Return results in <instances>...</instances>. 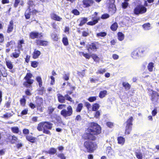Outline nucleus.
Returning <instances> with one entry per match:
<instances>
[{"label": "nucleus", "instance_id": "obj_1", "mask_svg": "<svg viewBox=\"0 0 159 159\" xmlns=\"http://www.w3.org/2000/svg\"><path fill=\"white\" fill-rule=\"evenodd\" d=\"M87 131L82 137L83 139L95 141L96 136L101 133V128L97 123L92 122L90 123Z\"/></svg>", "mask_w": 159, "mask_h": 159}, {"label": "nucleus", "instance_id": "obj_2", "mask_svg": "<svg viewBox=\"0 0 159 159\" xmlns=\"http://www.w3.org/2000/svg\"><path fill=\"white\" fill-rule=\"evenodd\" d=\"M53 125L50 121H42L38 124L37 129L39 131H42L43 133L50 135L51 134L50 130L52 129Z\"/></svg>", "mask_w": 159, "mask_h": 159}, {"label": "nucleus", "instance_id": "obj_3", "mask_svg": "<svg viewBox=\"0 0 159 159\" xmlns=\"http://www.w3.org/2000/svg\"><path fill=\"white\" fill-rule=\"evenodd\" d=\"M83 144V147L85 150V152H87L89 153H93L98 148V145L94 141H92L89 140H86Z\"/></svg>", "mask_w": 159, "mask_h": 159}, {"label": "nucleus", "instance_id": "obj_4", "mask_svg": "<svg viewBox=\"0 0 159 159\" xmlns=\"http://www.w3.org/2000/svg\"><path fill=\"white\" fill-rule=\"evenodd\" d=\"M33 77L32 74L30 72H28L24 77V79L25 80L23 83V85L26 88H32V84L34 82V79H32Z\"/></svg>", "mask_w": 159, "mask_h": 159}, {"label": "nucleus", "instance_id": "obj_5", "mask_svg": "<svg viewBox=\"0 0 159 159\" xmlns=\"http://www.w3.org/2000/svg\"><path fill=\"white\" fill-rule=\"evenodd\" d=\"M134 120V119L133 117L132 116H131L129 117L125 122V134L128 135L130 133L132 129V126L133 125V122Z\"/></svg>", "mask_w": 159, "mask_h": 159}, {"label": "nucleus", "instance_id": "obj_6", "mask_svg": "<svg viewBox=\"0 0 159 159\" xmlns=\"http://www.w3.org/2000/svg\"><path fill=\"white\" fill-rule=\"evenodd\" d=\"M66 108L67 110L63 109L60 112L61 115L65 118L71 116L73 113V108L70 105L68 106Z\"/></svg>", "mask_w": 159, "mask_h": 159}, {"label": "nucleus", "instance_id": "obj_7", "mask_svg": "<svg viewBox=\"0 0 159 159\" xmlns=\"http://www.w3.org/2000/svg\"><path fill=\"white\" fill-rule=\"evenodd\" d=\"M147 8L143 5L141 4L136 6L134 10V14L136 15L142 14L146 12Z\"/></svg>", "mask_w": 159, "mask_h": 159}, {"label": "nucleus", "instance_id": "obj_8", "mask_svg": "<svg viewBox=\"0 0 159 159\" xmlns=\"http://www.w3.org/2000/svg\"><path fill=\"white\" fill-rule=\"evenodd\" d=\"M144 50L140 48L135 49L131 53V57L134 59H137L141 56L144 52Z\"/></svg>", "mask_w": 159, "mask_h": 159}, {"label": "nucleus", "instance_id": "obj_9", "mask_svg": "<svg viewBox=\"0 0 159 159\" xmlns=\"http://www.w3.org/2000/svg\"><path fill=\"white\" fill-rule=\"evenodd\" d=\"M6 140L7 142H9L13 144L16 143L17 142L18 139L16 136L14 135H11L9 134L7 135Z\"/></svg>", "mask_w": 159, "mask_h": 159}, {"label": "nucleus", "instance_id": "obj_10", "mask_svg": "<svg viewBox=\"0 0 159 159\" xmlns=\"http://www.w3.org/2000/svg\"><path fill=\"white\" fill-rule=\"evenodd\" d=\"M95 3L93 0H82V5L84 8L89 7L93 6Z\"/></svg>", "mask_w": 159, "mask_h": 159}, {"label": "nucleus", "instance_id": "obj_11", "mask_svg": "<svg viewBox=\"0 0 159 159\" xmlns=\"http://www.w3.org/2000/svg\"><path fill=\"white\" fill-rule=\"evenodd\" d=\"M43 37L42 33H38L35 32H31L29 34V37L32 39L41 38Z\"/></svg>", "mask_w": 159, "mask_h": 159}, {"label": "nucleus", "instance_id": "obj_12", "mask_svg": "<svg viewBox=\"0 0 159 159\" xmlns=\"http://www.w3.org/2000/svg\"><path fill=\"white\" fill-rule=\"evenodd\" d=\"M151 96V100L153 102H157L159 99V94L157 92L152 91Z\"/></svg>", "mask_w": 159, "mask_h": 159}, {"label": "nucleus", "instance_id": "obj_13", "mask_svg": "<svg viewBox=\"0 0 159 159\" xmlns=\"http://www.w3.org/2000/svg\"><path fill=\"white\" fill-rule=\"evenodd\" d=\"M35 43L37 45L44 47L47 46L48 43V42L47 41L40 40L38 39H36L35 40Z\"/></svg>", "mask_w": 159, "mask_h": 159}, {"label": "nucleus", "instance_id": "obj_14", "mask_svg": "<svg viewBox=\"0 0 159 159\" xmlns=\"http://www.w3.org/2000/svg\"><path fill=\"white\" fill-rule=\"evenodd\" d=\"M35 100L36 105V107L38 109L41 107L43 103V98L41 97H37Z\"/></svg>", "mask_w": 159, "mask_h": 159}, {"label": "nucleus", "instance_id": "obj_15", "mask_svg": "<svg viewBox=\"0 0 159 159\" xmlns=\"http://www.w3.org/2000/svg\"><path fill=\"white\" fill-rule=\"evenodd\" d=\"M14 21L12 20H11L10 21L9 24L7 25V33L8 34L11 33L14 29Z\"/></svg>", "mask_w": 159, "mask_h": 159}, {"label": "nucleus", "instance_id": "obj_16", "mask_svg": "<svg viewBox=\"0 0 159 159\" xmlns=\"http://www.w3.org/2000/svg\"><path fill=\"white\" fill-rule=\"evenodd\" d=\"M87 48L88 52L91 51H96L98 49V47H97V45L94 43H92L91 44L89 45L87 47Z\"/></svg>", "mask_w": 159, "mask_h": 159}, {"label": "nucleus", "instance_id": "obj_17", "mask_svg": "<svg viewBox=\"0 0 159 159\" xmlns=\"http://www.w3.org/2000/svg\"><path fill=\"white\" fill-rule=\"evenodd\" d=\"M25 138L27 141L31 143H35L37 142L36 138L32 135H25Z\"/></svg>", "mask_w": 159, "mask_h": 159}, {"label": "nucleus", "instance_id": "obj_18", "mask_svg": "<svg viewBox=\"0 0 159 159\" xmlns=\"http://www.w3.org/2000/svg\"><path fill=\"white\" fill-rule=\"evenodd\" d=\"M5 63L7 68L9 70H10V72H11V73H14L15 72V70H11L13 68V65L11 61H6Z\"/></svg>", "mask_w": 159, "mask_h": 159}, {"label": "nucleus", "instance_id": "obj_19", "mask_svg": "<svg viewBox=\"0 0 159 159\" xmlns=\"http://www.w3.org/2000/svg\"><path fill=\"white\" fill-rule=\"evenodd\" d=\"M50 16L51 19L56 21H60L62 20V18L54 13H51Z\"/></svg>", "mask_w": 159, "mask_h": 159}, {"label": "nucleus", "instance_id": "obj_20", "mask_svg": "<svg viewBox=\"0 0 159 159\" xmlns=\"http://www.w3.org/2000/svg\"><path fill=\"white\" fill-rule=\"evenodd\" d=\"M57 96L58 101L61 103H64L65 102V96H63L60 93L57 94Z\"/></svg>", "mask_w": 159, "mask_h": 159}, {"label": "nucleus", "instance_id": "obj_21", "mask_svg": "<svg viewBox=\"0 0 159 159\" xmlns=\"http://www.w3.org/2000/svg\"><path fill=\"white\" fill-rule=\"evenodd\" d=\"M20 50L15 49V52L12 53L10 57H11L16 58L20 56Z\"/></svg>", "mask_w": 159, "mask_h": 159}, {"label": "nucleus", "instance_id": "obj_22", "mask_svg": "<svg viewBox=\"0 0 159 159\" xmlns=\"http://www.w3.org/2000/svg\"><path fill=\"white\" fill-rule=\"evenodd\" d=\"M7 75V70L5 67L0 69V79L2 76L6 77Z\"/></svg>", "mask_w": 159, "mask_h": 159}, {"label": "nucleus", "instance_id": "obj_23", "mask_svg": "<svg viewBox=\"0 0 159 159\" xmlns=\"http://www.w3.org/2000/svg\"><path fill=\"white\" fill-rule=\"evenodd\" d=\"M41 54L40 51L35 49L32 54V57L34 59H36L39 57Z\"/></svg>", "mask_w": 159, "mask_h": 159}, {"label": "nucleus", "instance_id": "obj_24", "mask_svg": "<svg viewBox=\"0 0 159 159\" xmlns=\"http://www.w3.org/2000/svg\"><path fill=\"white\" fill-rule=\"evenodd\" d=\"M117 141L118 144H120L121 145H123L125 143V139L124 137L120 136L117 137Z\"/></svg>", "mask_w": 159, "mask_h": 159}, {"label": "nucleus", "instance_id": "obj_25", "mask_svg": "<svg viewBox=\"0 0 159 159\" xmlns=\"http://www.w3.org/2000/svg\"><path fill=\"white\" fill-rule=\"evenodd\" d=\"M12 132L14 134H20L21 131L17 126H14L11 128Z\"/></svg>", "mask_w": 159, "mask_h": 159}, {"label": "nucleus", "instance_id": "obj_26", "mask_svg": "<svg viewBox=\"0 0 159 159\" xmlns=\"http://www.w3.org/2000/svg\"><path fill=\"white\" fill-rule=\"evenodd\" d=\"M56 149L54 148H51L48 151H45V153H48L51 155H53L55 154L57 152Z\"/></svg>", "mask_w": 159, "mask_h": 159}, {"label": "nucleus", "instance_id": "obj_27", "mask_svg": "<svg viewBox=\"0 0 159 159\" xmlns=\"http://www.w3.org/2000/svg\"><path fill=\"white\" fill-rule=\"evenodd\" d=\"M83 107V104L82 103H80L78 104L75 108V111L77 112H81Z\"/></svg>", "mask_w": 159, "mask_h": 159}, {"label": "nucleus", "instance_id": "obj_28", "mask_svg": "<svg viewBox=\"0 0 159 159\" xmlns=\"http://www.w3.org/2000/svg\"><path fill=\"white\" fill-rule=\"evenodd\" d=\"M88 19L86 17H82L81 18L80 21V23L78 25L80 26H82L84 25L87 21Z\"/></svg>", "mask_w": 159, "mask_h": 159}, {"label": "nucleus", "instance_id": "obj_29", "mask_svg": "<svg viewBox=\"0 0 159 159\" xmlns=\"http://www.w3.org/2000/svg\"><path fill=\"white\" fill-rule=\"evenodd\" d=\"M25 98L26 96L25 95H23L22 96V98H21L20 100V104L22 107H25V106L26 103Z\"/></svg>", "mask_w": 159, "mask_h": 159}, {"label": "nucleus", "instance_id": "obj_30", "mask_svg": "<svg viewBox=\"0 0 159 159\" xmlns=\"http://www.w3.org/2000/svg\"><path fill=\"white\" fill-rule=\"evenodd\" d=\"M118 27V25L117 22H115L112 24L111 27L110 29L111 30L113 31H116Z\"/></svg>", "mask_w": 159, "mask_h": 159}, {"label": "nucleus", "instance_id": "obj_31", "mask_svg": "<svg viewBox=\"0 0 159 159\" xmlns=\"http://www.w3.org/2000/svg\"><path fill=\"white\" fill-rule=\"evenodd\" d=\"M31 14V10H28L27 9L24 14L25 19H30Z\"/></svg>", "mask_w": 159, "mask_h": 159}, {"label": "nucleus", "instance_id": "obj_32", "mask_svg": "<svg viewBox=\"0 0 159 159\" xmlns=\"http://www.w3.org/2000/svg\"><path fill=\"white\" fill-rule=\"evenodd\" d=\"M107 91L106 90L101 91L99 94L98 96L101 98H102L107 95Z\"/></svg>", "mask_w": 159, "mask_h": 159}, {"label": "nucleus", "instance_id": "obj_33", "mask_svg": "<svg viewBox=\"0 0 159 159\" xmlns=\"http://www.w3.org/2000/svg\"><path fill=\"white\" fill-rule=\"evenodd\" d=\"M36 80L38 83L39 87H41L43 85V81L41 78L40 76H37L36 77Z\"/></svg>", "mask_w": 159, "mask_h": 159}, {"label": "nucleus", "instance_id": "obj_34", "mask_svg": "<svg viewBox=\"0 0 159 159\" xmlns=\"http://www.w3.org/2000/svg\"><path fill=\"white\" fill-rule=\"evenodd\" d=\"M154 64L152 62H149L147 66L149 72H152L153 71V68L154 67Z\"/></svg>", "mask_w": 159, "mask_h": 159}, {"label": "nucleus", "instance_id": "obj_35", "mask_svg": "<svg viewBox=\"0 0 159 159\" xmlns=\"http://www.w3.org/2000/svg\"><path fill=\"white\" fill-rule=\"evenodd\" d=\"M142 27L145 30H149L151 29L150 24L148 22L143 24Z\"/></svg>", "mask_w": 159, "mask_h": 159}, {"label": "nucleus", "instance_id": "obj_36", "mask_svg": "<svg viewBox=\"0 0 159 159\" xmlns=\"http://www.w3.org/2000/svg\"><path fill=\"white\" fill-rule=\"evenodd\" d=\"M118 39L119 40L122 41L125 38L124 34L121 32H119L118 33Z\"/></svg>", "mask_w": 159, "mask_h": 159}, {"label": "nucleus", "instance_id": "obj_37", "mask_svg": "<svg viewBox=\"0 0 159 159\" xmlns=\"http://www.w3.org/2000/svg\"><path fill=\"white\" fill-rule=\"evenodd\" d=\"M123 86L126 90H129L131 87L130 85L128 83L123 82L122 84Z\"/></svg>", "mask_w": 159, "mask_h": 159}, {"label": "nucleus", "instance_id": "obj_38", "mask_svg": "<svg viewBox=\"0 0 159 159\" xmlns=\"http://www.w3.org/2000/svg\"><path fill=\"white\" fill-rule=\"evenodd\" d=\"M27 4L29 5V6L27 8V9L28 10H31V7H32L33 6H35V5L33 1L32 0H29L28 1Z\"/></svg>", "mask_w": 159, "mask_h": 159}, {"label": "nucleus", "instance_id": "obj_39", "mask_svg": "<svg viewBox=\"0 0 159 159\" xmlns=\"http://www.w3.org/2000/svg\"><path fill=\"white\" fill-rule=\"evenodd\" d=\"M100 107L99 104L97 103L93 104L92 105V109L93 111H96Z\"/></svg>", "mask_w": 159, "mask_h": 159}, {"label": "nucleus", "instance_id": "obj_40", "mask_svg": "<svg viewBox=\"0 0 159 159\" xmlns=\"http://www.w3.org/2000/svg\"><path fill=\"white\" fill-rule=\"evenodd\" d=\"M80 53L82 55L87 59H89L91 57V55L87 53H84L83 52H81Z\"/></svg>", "mask_w": 159, "mask_h": 159}, {"label": "nucleus", "instance_id": "obj_41", "mask_svg": "<svg viewBox=\"0 0 159 159\" xmlns=\"http://www.w3.org/2000/svg\"><path fill=\"white\" fill-rule=\"evenodd\" d=\"M31 66L34 68H36L39 64V62L35 61H31Z\"/></svg>", "mask_w": 159, "mask_h": 159}, {"label": "nucleus", "instance_id": "obj_42", "mask_svg": "<svg viewBox=\"0 0 159 159\" xmlns=\"http://www.w3.org/2000/svg\"><path fill=\"white\" fill-rule=\"evenodd\" d=\"M65 97V98L66 100L70 101V102H72V103L74 102V101L72 100L71 97L69 95V94L67 93L64 95Z\"/></svg>", "mask_w": 159, "mask_h": 159}, {"label": "nucleus", "instance_id": "obj_43", "mask_svg": "<svg viewBox=\"0 0 159 159\" xmlns=\"http://www.w3.org/2000/svg\"><path fill=\"white\" fill-rule=\"evenodd\" d=\"M62 42L65 46H67L69 44V42L67 37H64L62 39Z\"/></svg>", "mask_w": 159, "mask_h": 159}, {"label": "nucleus", "instance_id": "obj_44", "mask_svg": "<svg viewBox=\"0 0 159 159\" xmlns=\"http://www.w3.org/2000/svg\"><path fill=\"white\" fill-rule=\"evenodd\" d=\"M107 33L106 32H100L96 34V36L98 37H104L107 35Z\"/></svg>", "mask_w": 159, "mask_h": 159}, {"label": "nucleus", "instance_id": "obj_45", "mask_svg": "<svg viewBox=\"0 0 159 159\" xmlns=\"http://www.w3.org/2000/svg\"><path fill=\"white\" fill-rule=\"evenodd\" d=\"M51 37L52 40L55 41H57L58 40V35L56 34H52L51 35Z\"/></svg>", "mask_w": 159, "mask_h": 159}, {"label": "nucleus", "instance_id": "obj_46", "mask_svg": "<svg viewBox=\"0 0 159 159\" xmlns=\"http://www.w3.org/2000/svg\"><path fill=\"white\" fill-rule=\"evenodd\" d=\"M98 13L97 12H95L94 13L93 15L94 16L92 18V19L93 20H97V23L98 22V20H100V18L98 16Z\"/></svg>", "mask_w": 159, "mask_h": 159}, {"label": "nucleus", "instance_id": "obj_47", "mask_svg": "<svg viewBox=\"0 0 159 159\" xmlns=\"http://www.w3.org/2000/svg\"><path fill=\"white\" fill-rule=\"evenodd\" d=\"M135 155L138 159H143V155L141 152H136Z\"/></svg>", "mask_w": 159, "mask_h": 159}, {"label": "nucleus", "instance_id": "obj_48", "mask_svg": "<svg viewBox=\"0 0 159 159\" xmlns=\"http://www.w3.org/2000/svg\"><path fill=\"white\" fill-rule=\"evenodd\" d=\"M91 57H92L94 61H98L99 60V57L96 54H92Z\"/></svg>", "mask_w": 159, "mask_h": 159}, {"label": "nucleus", "instance_id": "obj_49", "mask_svg": "<svg viewBox=\"0 0 159 159\" xmlns=\"http://www.w3.org/2000/svg\"><path fill=\"white\" fill-rule=\"evenodd\" d=\"M12 114L11 113L6 112L5 114H4L2 116V118H7L10 117L12 116Z\"/></svg>", "mask_w": 159, "mask_h": 159}, {"label": "nucleus", "instance_id": "obj_50", "mask_svg": "<svg viewBox=\"0 0 159 159\" xmlns=\"http://www.w3.org/2000/svg\"><path fill=\"white\" fill-rule=\"evenodd\" d=\"M129 4L128 2H124L121 3V6L122 8L124 9H125L127 8L129 6Z\"/></svg>", "mask_w": 159, "mask_h": 159}, {"label": "nucleus", "instance_id": "obj_51", "mask_svg": "<svg viewBox=\"0 0 159 159\" xmlns=\"http://www.w3.org/2000/svg\"><path fill=\"white\" fill-rule=\"evenodd\" d=\"M55 109V108H53L52 107H48L47 111L48 114L50 115L52 114L54 111Z\"/></svg>", "mask_w": 159, "mask_h": 159}, {"label": "nucleus", "instance_id": "obj_52", "mask_svg": "<svg viewBox=\"0 0 159 159\" xmlns=\"http://www.w3.org/2000/svg\"><path fill=\"white\" fill-rule=\"evenodd\" d=\"M89 34V33L88 31L84 30L82 32L81 36L83 37H86L88 36Z\"/></svg>", "mask_w": 159, "mask_h": 159}, {"label": "nucleus", "instance_id": "obj_53", "mask_svg": "<svg viewBox=\"0 0 159 159\" xmlns=\"http://www.w3.org/2000/svg\"><path fill=\"white\" fill-rule=\"evenodd\" d=\"M38 90L39 93L40 94L42 95L43 94L45 91V89L44 87L42 86Z\"/></svg>", "mask_w": 159, "mask_h": 159}, {"label": "nucleus", "instance_id": "obj_54", "mask_svg": "<svg viewBox=\"0 0 159 159\" xmlns=\"http://www.w3.org/2000/svg\"><path fill=\"white\" fill-rule=\"evenodd\" d=\"M97 98V96L90 97L88 99V100L90 102H93L96 100Z\"/></svg>", "mask_w": 159, "mask_h": 159}, {"label": "nucleus", "instance_id": "obj_55", "mask_svg": "<svg viewBox=\"0 0 159 159\" xmlns=\"http://www.w3.org/2000/svg\"><path fill=\"white\" fill-rule=\"evenodd\" d=\"M66 104H60L58 105V106L57 107V108L59 109H60V110L62 109V110L63 109H64V108H66Z\"/></svg>", "mask_w": 159, "mask_h": 159}, {"label": "nucleus", "instance_id": "obj_56", "mask_svg": "<svg viewBox=\"0 0 159 159\" xmlns=\"http://www.w3.org/2000/svg\"><path fill=\"white\" fill-rule=\"evenodd\" d=\"M71 12L74 15L76 16H78L80 14V12L77 9H73L71 11Z\"/></svg>", "mask_w": 159, "mask_h": 159}, {"label": "nucleus", "instance_id": "obj_57", "mask_svg": "<svg viewBox=\"0 0 159 159\" xmlns=\"http://www.w3.org/2000/svg\"><path fill=\"white\" fill-rule=\"evenodd\" d=\"M107 1L110 6H112L113 7L114 6L115 7H116L115 5L114 4L115 0H107Z\"/></svg>", "mask_w": 159, "mask_h": 159}, {"label": "nucleus", "instance_id": "obj_58", "mask_svg": "<svg viewBox=\"0 0 159 159\" xmlns=\"http://www.w3.org/2000/svg\"><path fill=\"white\" fill-rule=\"evenodd\" d=\"M97 23V20H93V21H90L87 23V24L89 25H93Z\"/></svg>", "mask_w": 159, "mask_h": 159}, {"label": "nucleus", "instance_id": "obj_59", "mask_svg": "<svg viewBox=\"0 0 159 159\" xmlns=\"http://www.w3.org/2000/svg\"><path fill=\"white\" fill-rule=\"evenodd\" d=\"M15 42L13 40H11L10 42H8L6 44V47L7 48L9 47L11 45L14 44Z\"/></svg>", "mask_w": 159, "mask_h": 159}, {"label": "nucleus", "instance_id": "obj_60", "mask_svg": "<svg viewBox=\"0 0 159 159\" xmlns=\"http://www.w3.org/2000/svg\"><path fill=\"white\" fill-rule=\"evenodd\" d=\"M50 78L51 79L50 84L51 85H53L55 83V78L53 76H51Z\"/></svg>", "mask_w": 159, "mask_h": 159}, {"label": "nucleus", "instance_id": "obj_61", "mask_svg": "<svg viewBox=\"0 0 159 159\" xmlns=\"http://www.w3.org/2000/svg\"><path fill=\"white\" fill-rule=\"evenodd\" d=\"M57 156L61 159H66V157L63 153H60L57 155Z\"/></svg>", "mask_w": 159, "mask_h": 159}, {"label": "nucleus", "instance_id": "obj_62", "mask_svg": "<svg viewBox=\"0 0 159 159\" xmlns=\"http://www.w3.org/2000/svg\"><path fill=\"white\" fill-rule=\"evenodd\" d=\"M63 78L65 80H68L69 79V74H65L63 76Z\"/></svg>", "mask_w": 159, "mask_h": 159}, {"label": "nucleus", "instance_id": "obj_63", "mask_svg": "<svg viewBox=\"0 0 159 159\" xmlns=\"http://www.w3.org/2000/svg\"><path fill=\"white\" fill-rule=\"evenodd\" d=\"M29 130L25 128L23 130V133L25 136L27 135H29Z\"/></svg>", "mask_w": 159, "mask_h": 159}, {"label": "nucleus", "instance_id": "obj_64", "mask_svg": "<svg viewBox=\"0 0 159 159\" xmlns=\"http://www.w3.org/2000/svg\"><path fill=\"white\" fill-rule=\"evenodd\" d=\"M20 0H15V2L13 5L14 7L16 8L17 7L20 2Z\"/></svg>", "mask_w": 159, "mask_h": 159}]
</instances>
